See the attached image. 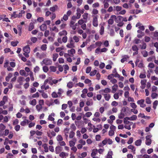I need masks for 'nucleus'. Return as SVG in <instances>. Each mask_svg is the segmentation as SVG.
Listing matches in <instances>:
<instances>
[{"instance_id":"obj_24","label":"nucleus","mask_w":158,"mask_h":158,"mask_svg":"<svg viewBox=\"0 0 158 158\" xmlns=\"http://www.w3.org/2000/svg\"><path fill=\"white\" fill-rule=\"evenodd\" d=\"M58 34L60 36H66L67 34V32L65 30H63L62 31H60L59 33Z\"/></svg>"},{"instance_id":"obj_12","label":"nucleus","mask_w":158,"mask_h":158,"mask_svg":"<svg viewBox=\"0 0 158 158\" xmlns=\"http://www.w3.org/2000/svg\"><path fill=\"white\" fill-rule=\"evenodd\" d=\"M76 141L77 139L75 138H74L73 140L69 141V146L70 147L74 146Z\"/></svg>"},{"instance_id":"obj_21","label":"nucleus","mask_w":158,"mask_h":158,"mask_svg":"<svg viewBox=\"0 0 158 158\" xmlns=\"http://www.w3.org/2000/svg\"><path fill=\"white\" fill-rule=\"evenodd\" d=\"M129 58L128 55H126L123 56V58L121 60V62L122 63H123L125 61H126Z\"/></svg>"},{"instance_id":"obj_43","label":"nucleus","mask_w":158,"mask_h":158,"mask_svg":"<svg viewBox=\"0 0 158 158\" xmlns=\"http://www.w3.org/2000/svg\"><path fill=\"white\" fill-rule=\"evenodd\" d=\"M24 80V78L22 77H19L18 78V81L20 85L22 84L21 82L23 81Z\"/></svg>"},{"instance_id":"obj_49","label":"nucleus","mask_w":158,"mask_h":158,"mask_svg":"<svg viewBox=\"0 0 158 158\" xmlns=\"http://www.w3.org/2000/svg\"><path fill=\"white\" fill-rule=\"evenodd\" d=\"M19 14H16V12H14L13 13V14L12 15V17H13L14 18H15L17 17H21V16H19Z\"/></svg>"},{"instance_id":"obj_8","label":"nucleus","mask_w":158,"mask_h":158,"mask_svg":"<svg viewBox=\"0 0 158 158\" xmlns=\"http://www.w3.org/2000/svg\"><path fill=\"white\" fill-rule=\"evenodd\" d=\"M114 15H112L110 19L108 20V23L109 25H112L114 23V20H115Z\"/></svg>"},{"instance_id":"obj_4","label":"nucleus","mask_w":158,"mask_h":158,"mask_svg":"<svg viewBox=\"0 0 158 158\" xmlns=\"http://www.w3.org/2000/svg\"><path fill=\"white\" fill-rule=\"evenodd\" d=\"M116 128V127L113 125H111L110 127V130L108 132V135L110 136H112L114 135Z\"/></svg>"},{"instance_id":"obj_53","label":"nucleus","mask_w":158,"mask_h":158,"mask_svg":"<svg viewBox=\"0 0 158 158\" xmlns=\"http://www.w3.org/2000/svg\"><path fill=\"white\" fill-rule=\"evenodd\" d=\"M78 142L80 144L83 145H85L86 144L85 141L82 139H80L78 141Z\"/></svg>"},{"instance_id":"obj_19","label":"nucleus","mask_w":158,"mask_h":158,"mask_svg":"<svg viewBox=\"0 0 158 158\" xmlns=\"http://www.w3.org/2000/svg\"><path fill=\"white\" fill-rule=\"evenodd\" d=\"M104 96L105 100L106 101H108L110 100L111 96L109 94H103Z\"/></svg>"},{"instance_id":"obj_51","label":"nucleus","mask_w":158,"mask_h":158,"mask_svg":"<svg viewBox=\"0 0 158 158\" xmlns=\"http://www.w3.org/2000/svg\"><path fill=\"white\" fill-rule=\"evenodd\" d=\"M103 92L106 94L109 93L110 92V89L109 88H105L103 90H102Z\"/></svg>"},{"instance_id":"obj_26","label":"nucleus","mask_w":158,"mask_h":158,"mask_svg":"<svg viewBox=\"0 0 158 158\" xmlns=\"http://www.w3.org/2000/svg\"><path fill=\"white\" fill-rule=\"evenodd\" d=\"M88 13H84L82 16L84 20H85V23H86L87 22V19L88 18Z\"/></svg>"},{"instance_id":"obj_15","label":"nucleus","mask_w":158,"mask_h":158,"mask_svg":"<svg viewBox=\"0 0 158 158\" xmlns=\"http://www.w3.org/2000/svg\"><path fill=\"white\" fill-rule=\"evenodd\" d=\"M137 32L139 34L137 35V37L139 39H141L144 35V34L140 30H138Z\"/></svg>"},{"instance_id":"obj_20","label":"nucleus","mask_w":158,"mask_h":158,"mask_svg":"<svg viewBox=\"0 0 158 158\" xmlns=\"http://www.w3.org/2000/svg\"><path fill=\"white\" fill-rule=\"evenodd\" d=\"M62 151V148L60 146H57L55 148V152L56 154H58Z\"/></svg>"},{"instance_id":"obj_59","label":"nucleus","mask_w":158,"mask_h":158,"mask_svg":"<svg viewBox=\"0 0 158 158\" xmlns=\"http://www.w3.org/2000/svg\"><path fill=\"white\" fill-rule=\"evenodd\" d=\"M19 43V41H12L11 43V44L13 47L17 45Z\"/></svg>"},{"instance_id":"obj_44","label":"nucleus","mask_w":158,"mask_h":158,"mask_svg":"<svg viewBox=\"0 0 158 158\" xmlns=\"http://www.w3.org/2000/svg\"><path fill=\"white\" fill-rule=\"evenodd\" d=\"M29 104L33 106H34L36 104V101L35 99H33L30 101Z\"/></svg>"},{"instance_id":"obj_60","label":"nucleus","mask_w":158,"mask_h":158,"mask_svg":"<svg viewBox=\"0 0 158 158\" xmlns=\"http://www.w3.org/2000/svg\"><path fill=\"white\" fill-rule=\"evenodd\" d=\"M36 107L37 111L39 112L42 109V106L38 104L36 106Z\"/></svg>"},{"instance_id":"obj_50","label":"nucleus","mask_w":158,"mask_h":158,"mask_svg":"<svg viewBox=\"0 0 158 158\" xmlns=\"http://www.w3.org/2000/svg\"><path fill=\"white\" fill-rule=\"evenodd\" d=\"M141 53L142 55L144 57H146L148 56V53L147 51L145 50H143L141 51Z\"/></svg>"},{"instance_id":"obj_6","label":"nucleus","mask_w":158,"mask_h":158,"mask_svg":"<svg viewBox=\"0 0 158 158\" xmlns=\"http://www.w3.org/2000/svg\"><path fill=\"white\" fill-rule=\"evenodd\" d=\"M152 137L151 135H148L146 136L145 144L146 145L149 146L151 144L152 142Z\"/></svg>"},{"instance_id":"obj_22","label":"nucleus","mask_w":158,"mask_h":158,"mask_svg":"<svg viewBox=\"0 0 158 158\" xmlns=\"http://www.w3.org/2000/svg\"><path fill=\"white\" fill-rule=\"evenodd\" d=\"M128 117H126V118H124V123L125 125H128L129 123H130V124H132V122H130L129 121H128V120H129L128 118Z\"/></svg>"},{"instance_id":"obj_33","label":"nucleus","mask_w":158,"mask_h":158,"mask_svg":"<svg viewBox=\"0 0 158 158\" xmlns=\"http://www.w3.org/2000/svg\"><path fill=\"white\" fill-rule=\"evenodd\" d=\"M128 118L129 120L133 121L136 120L137 119V116L136 115H132L131 117H128Z\"/></svg>"},{"instance_id":"obj_52","label":"nucleus","mask_w":158,"mask_h":158,"mask_svg":"<svg viewBox=\"0 0 158 158\" xmlns=\"http://www.w3.org/2000/svg\"><path fill=\"white\" fill-rule=\"evenodd\" d=\"M158 102L157 100H155L153 103V108L154 109H156V106L158 104Z\"/></svg>"},{"instance_id":"obj_46","label":"nucleus","mask_w":158,"mask_h":158,"mask_svg":"<svg viewBox=\"0 0 158 158\" xmlns=\"http://www.w3.org/2000/svg\"><path fill=\"white\" fill-rule=\"evenodd\" d=\"M63 92L64 91L62 89L60 88L58 89V92L57 93V94L59 95V97H60L61 96V94L63 93Z\"/></svg>"},{"instance_id":"obj_41","label":"nucleus","mask_w":158,"mask_h":158,"mask_svg":"<svg viewBox=\"0 0 158 158\" xmlns=\"http://www.w3.org/2000/svg\"><path fill=\"white\" fill-rule=\"evenodd\" d=\"M75 133L73 131H71L69 133V137L70 139L73 138L74 136Z\"/></svg>"},{"instance_id":"obj_23","label":"nucleus","mask_w":158,"mask_h":158,"mask_svg":"<svg viewBox=\"0 0 158 158\" xmlns=\"http://www.w3.org/2000/svg\"><path fill=\"white\" fill-rule=\"evenodd\" d=\"M47 84L44 83L43 85L41 86V88L42 89H44L45 90L48 89L49 88V86Z\"/></svg>"},{"instance_id":"obj_9","label":"nucleus","mask_w":158,"mask_h":158,"mask_svg":"<svg viewBox=\"0 0 158 158\" xmlns=\"http://www.w3.org/2000/svg\"><path fill=\"white\" fill-rule=\"evenodd\" d=\"M75 50L73 48L71 49L68 51V53L69 55V56L73 57L75 53Z\"/></svg>"},{"instance_id":"obj_64","label":"nucleus","mask_w":158,"mask_h":158,"mask_svg":"<svg viewBox=\"0 0 158 158\" xmlns=\"http://www.w3.org/2000/svg\"><path fill=\"white\" fill-rule=\"evenodd\" d=\"M47 48V45L46 44H43L41 47V49L43 51L46 50Z\"/></svg>"},{"instance_id":"obj_1","label":"nucleus","mask_w":158,"mask_h":158,"mask_svg":"<svg viewBox=\"0 0 158 158\" xmlns=\"http://www.w3.org/2000/svg\"><path fill=\"white\" fill-rule=\"evenodd\" d=\"M40 63L41 65H43L44 64L47 65H50L52 64V61L51 59L45 58Z\"/></svg>"},{"instance_id":"obj_38","label":"nucleus","mask_w":158,"mask_h":158,"mask_svg":"<svg viewBox=\"0 0 158 158\" xmlns=\"http://www.w3.org/2000/svg\"><path fill=\"white\" fill-rule=\"evenodd\" d=\"M34 23H31L29 25L28 30L31 31L34 28Z\"/></svg>"},{"instance_id":"obj_31","label":"nucleus","mask_w":158,"mask_h":158,"mask_svg":"<svg viewBox=\"0 0 158 158\" xmlns=\"http://www.w3.org/2000/svg\"><path fill=\"white\" fill-rule=\"evenodd\" d=\"M118 85L117 84H114L113 86L112 87V93H114L116 91L117 88H118Z\"/></svg>"},{"instance_id":"obj_61","label":"nucleus","mask_w":158,"mask_h":158,"mask_svg":"<svg viewBox=\"0 0 158 158\" xmlns=\"http://www.w3.org/2000/svg\"><path fill=\"white\" fill-rule=\"evenodd\" d=\"M40 69V68L39 67L37 66H35V67L34 68V72H35V73H36L38 72Z\"/></svg>"},{"instance_id":"obj_10","label":"nucleus","mask_w":158,"mask_h":158,"mask_svg":"<svg viewBox=\"0 0 158 158\" xmlns=\"http://www.w3.org/2000/svg\"><path fill=\"white\" fill-rule=\"evenodd\" d=\"M147 82V80L145 79L142 80L140 82V88L142 89H144L146 86V84Z\"/></svg>"},{"instance_id":"obj_35","label":"nucleus","mask_w":158,"mask_h":158,"mask_svg":"<svg viewBox=\"0 0 158 158\" xmlns=\"http://www.w3.org/2000/svg\"><path fill=\"white\" fill-rule=\"evenodd\" d=\"M58 9V6L56 5H55L51 7L49 10L52 12H55L57 9Z\"/></svg>"},{"instance_id":"obj_7","label":"nucleus","mask_w":158,"mask_h":158,"mask_svg":"<svg viewBox=\"0 0 158 158\" xmlns=\"http://www.w3.org/2000/svg\"><path fill=\"white\" fill-rule=\"evenodd\" d=\"M144 100L143 99H141L138 100L137 103L138 105H140L141 107L143 108L146 106V105L144 104Z\"/></svg>"},{"instance_id":"obj_55","label":"nucleus","mask_w":158,"mask_h":158,"mask_svg":"<svg viewBox=\"0 0 158 158\" xmlns=\"http://www.w3.org/2000/svg\"><path fill=\"white\" fill-rule=\"evenodd\" d=\"M50 69L51 72H55L56 71V67L54 66H50Z\"/></svg>"},{"instance_id":"obj_18","label":"nucleus","mask_w":158,"mask_h":158,"mask_svg":"<svg viewBox=\"0 0 158 158\" xmlns=\"http://www.w3.org/2000/svg\"><path fill=\"white\" fill-rule=\"evenodd\" d=\"M98 152V150L97 149H93L92 151L91 154V156H96Z\"/></svg>"},{"instance_id":"obj_45","label":"nucleus","mask_w":158,"mask_h":158,"mask_svg":"<svg viewBox=\"0 0 158 158\" xmlns=\"http://www.w3.org/2000/svg\"><path fill=\"white\" fill-rule=\"evenodd\" d=\"M52 97L54 98H56L59 97V95L57 94V93L56 92H53L51 94Z\"/></svg>"},{"instance_id":"obj_13","label":"nucleus","mask_w":158,"mask_h":158,"mask_svg":"<svg viewBox=\"0 0 158 158\" xmlns=\"http://www.w3.org/2000/svg\"><path fill=\"white\" fill-rule=\"evenodd\" d=\"M80 37L77 35H74L72 38L74 42L78 43L80 41Z\"/></svg>"},{"instance_id":"obj_37","label":"nucleus","mask_w":158,"mask_h":158,"mask_svg":"<svg viewBox=\"0 0 158 158\" xmlns=\"http://www.w3.org/2000/svg\"><path fill=\"white\" fill-rule=\"evenodd\" d=\"M58 57V54L57 53H54L52 55V58L53 61H56L57 58Z\"/></svg>"},{"instance_id":"obj_25","label":"nucleus","mask_w":158,"mask_h":158,"mask_svg":"<svg viewBox=\"0 0 158 158\" xmlns=\"http://www.w3.org/2000/svg\"><path fill=\"white\" fill-rule=\"evenodd\" d=\"M19 73L21 75L24 76L25 77H27L28 75V73L27 74L26 73L25 70H20Z\"/></svg>"},{"instance_id":"obj_16","label":"nucleus","mask_w":158,"mask_h":158,"mask_svg":"<svg viewBox=\"0 0 158 158\" xmlns=\"http://www.w3.org/2000/svg\"><path fill=\"white\" fill-rule=\"evenodd\" d=\"M127 148L128 149H130L131 152H133L134 154L135 153L136 149L135 147L132 145L131 144L128 146L127 147Z\"/></svg>"},{"instance_id":"obj_36","label":"nucleus","mask_w":158,"mask_h":158,"mask_svg":"<svg viewBox=\"0 0 158 158\" xmlns=\"http://www.w3.org/2000/svg\"><path fill=\"white\" fill-rule=\"evenodd\" d=\"M142 140L140 139L136 140L135 142V145L137 146H140Z\"/></svg>"},{"instance_id":"obj_30","label":"nucleus","mask_w":158,"mask_h":158,"mask_svg":"<svg viewBox=\"0 0 158 158\" xmlns=\"http://www.w3.org/2000/svg\"><path fill=\"white\" fill-rule=\"evenodd\" d=\"M40 28L41 31H44L46 30L47 26L45 24H43L40 26Z\"/></svg>"},{"instance_id":"obj_34","label":"nucleus","mask_w":158,"mask_h":158,"mask_svg":"<svg viewBox=\"0 0 158 158\" xmlns=\"http://www.w3.org/2000/svg\"><path fill=\"white\" fill-rule=\"evenodd\" d=\"M29 121L28 119H25L23 121H22L20 123V125L22 126H25L27 123L28 124Z\"/></svg>"},{"instance_id":"obj_28","label":"nucleus","mask_w":158,"mask_h":158,"mask_svg":"<svg viewBox=\"0 0 158 158\" xmlns=\"http://www.w3.org/2000/svg\"><path fill=\"white\" fill-rule=\"evenodd\" d=\"M113 155V152L111 150L109 151L107 154L106 155V158H113L112 155Z\"/></svg>"},{"instance_id":"obj_47","label":"nucleus","mask_w":158,"mask_h":158,"mask_svg":"<svg viewBox=\"0 0 158 158\" xmlns=\"http://www.w3.org/2000/svg\"><path fill=\"white\" fill-rule=\"evenodd\" d=\"M56 139L58 142L63 140V138L60 135H58L56 137Z\"/></svg>"},{"instance_id":"obj_32","label":"nucleus","mask_w":158,"mask_h":158,"mask_svg":"<svg viewBox=\"0 0 158 158\" xmlns=\"http://www.w3.org/2000/svg\"><path fill=\"white\" fill-rule=\"evenodd\" d=\"M96 48V46L94 44L91 45L90 46L87 48V50L89 52H90L92 51V49H93Z\"/></svg>"},{"instance_id":"obj_57","label":"nucleus","mask_w":158,"mask_h":158,"mask_svg":"<svg viewBox=\"0 0 158 158\" xmlns=\"http://www.w3.org/2000/svg\"><path fill=\"white\" fill-rule=\"evenodd\" d=\"M158 96V94L155 93H152L151 94V97L153 99H154L157 98Z\"/></svg>"},{"instance_id":"obj_2","label":"nucleus","mask_w":158,"mask_h":158,"mask_svg":"<svg viewBox=\"0 0 158 158\" xmlns=\"http://www.w3.org/2000/svg\"><path fill=\"white\" fill-rule=\"evenodd\" d=\"M23 50L24 52L23 53V55L25 57L28 58L29 57V53L30 52V48L28 45L24 47Z\"/></svg>"},{"instance_id":"obj_63","label":"nucleus","mask_w":158,"mask_h":158,"mask_svg":"<svg viewBox=\"0 0 158 158\" xmlns=\"http://www.w3.org/2000/svg\"><path fill=\"white\" fill-rule=\"evenodd\" d=\"M152 91L157 92L158 91V88L156 86L153 85L152 87Z\"/></svg>"},{"instance_id":"obj_42","label":"nucleus","mask_w":158,"mask_h":158,"mask_svg":"<svg viewBox=\"0 0 158 158\" xmlns=\"http://www.w3.org/2000/svg\"><path fill=\"white\" fill-rule=\"evenodd\" d=\"M43 147L44 149V151L45 152H48V148L47 146V144L45 143L43 145Z\"/></svg>"},{"instance_id":"obj_58","label":"nucleus","mask_w":158,"mask_h":158,"mask_svg":"<svg viewBox=\"0 0 158 158\" xmlns=\"http://www.w3.org/2000/svg\"><path fill=\"white\" fill-rule=\"evenodd\" d=\"M130 106L132 108H136L137 107V106L136 105V104L134 102H131L130 103Z\"/></svg>"},{"instance_id":"obj_3","label":"nucleus","mask_w":158,"mask_h":158,"mask_svg":"<svg viewBox=\"0 0 158 158\" xmlns=\"http://www.w3.org/2000/svg\"><path fill=\"white\" fill-rule=\"evenodd\" d=\"M92 17L93 18L92 24L94 27H97L98 26V15H92Z\"/></svg>"},{"instance_id":"obj_40","label":"nucleus","mask_w":158,"mask_h":158,"mask_svg":"<svg viewBox=\"0 0 158 158\" xmlns=\"http://www.w3.org/2000/svg\"><path fill=\"white\" fill-rule=\"evenodd\" d=\"M104 32V27L102 25H101L100 27V29L99 31V33L101 35H102Z\"/></svg>"},{"instance_id":"obj_14","label":"nucleus","mask_w":158,"mask_h":158,"mask_svg":"<svg viewBox=\"0 0 158 158\" xmlns=\"http://www.w3.org/2000/svg\"><path fill=\"white\" fill-rule=\"evenodd\" d=\"M55 116V114L54 113H51L48 116V119L51 121H54L55 120L53 117Z\"/></svg>"},{"instance_id":"obj_54","label":"nucleus","mask_w":158,"mask_h":158,"mask_svg":"<svg viewBox=\"0 0 158 158\" xmlns=\"http://www.w3.org/2000/svg\"><path fill=\"white\" fill-rule=\"evenodd\" d=\"M43 70L45 73H47L49 70L48 67L46 66H44L43 67Z\"/></svg>"},{"instance_id":"obj_5","label":"nucleus","mask_w":158,"mask_h":158,"mask_svg":"<svg viewBox=\"0 0 158 158\" xmlns=\"http://www.w3.org/2000/svg\"><path fill=\"white\" fill-rule=\"evenodd\" d=\"M69 43L66 45V47L69 48H75V44L72 38H70L69 40Z\"/></svg>"},{"instance_id":"obj_11","label":"nucleus","mask_w":158,"mask_h":158,"mask_svg":"<svg viewBox=\"0 0 158 158\" xmlns=\"http://www.w3.org/2000/svg\"><path fill=\"white\" fill-rule=\"evenodd\" d=\"M115 17V21L116 23H118L119 22H122V16H118L117 17L115 15H114Z\"/></svg>"},{"instance_id":"obj_39","label":"nucleus","mask_w":158,"mask_h":158,"mask_svg":"<svg viewBox=\"0 0 158 158\" xmlns=\"http://www.w3.org/2000/svg\"><path fill=\"white\" fill-rule=\"evenodd\" d=\"M84 83L86 84H89V86H91L92 85L91 81L88 79H85Z\"/></svg>"},{"instance_id":"obj_29","label":"nucleus","mask_w":158,"mask_h":158,"mask_svg":"<svg viewBox=\"0 0 158 158\" xmlns=\"http://www.w3.org/2000/svg\"><path fill=\"white\" fill-rule=\"evenodd\" d=\"M94 102L92 99L88 100L86 102V104L87 106H92L93 105Z\"/></svg>"},{"instance_id":"obj_27","label":"nucleus","mask_w":158,"mask_h":158,"mask_svg":"<svg viewBox=\"0 0 158 158\" xmlns=\"http://www.w3.org/2000/svg\"><path fill=\"white\" fill-rule=\"evenodd\" d=\"M68 156V154L64 152H60L59 155V156L60 157H64Z\"/></svg>"},{"instance_id":"obj_62","label":"nucleus","mask_w":158,"mask_h":158,"mask_svg":"<svg viewBox=\"0 0 158 158\" xmlns=\"http://www.w3.org/2000/svg\"><path fill=\"white\" fill-rule=\"evenodd\" d=\"M114 8L115 9V10L118 12L121 11L122 9V7L121 6H119L114 7Z\"/></svg>"},{"instance_id":"obj_48","label":"nucleus","mask_w":158,"mask_h":158,"mask_svg":"<svg viewBox=\"0 0 158 158\" xmlns=\"http://www.w3.org/2000/svg\"><path fill=\"white\" fill-rule=\"evenodd\" d=\"M67 87L70 89L72 88L73 86V83L72 82H69L67 84Z\"/></svg>"},{"instance_id":"obj_56","label":"nucleus","mask_w":158,"mask_h":158,"mask_svg":"<svg viewBox=\"0 0 158 158\" xmlns=\"http://www.w3.org/2000/svg\"><path fill=\"white\" fill-rule=\"evenodd\" d=\"M70 128L71 129L73 130L72 131H75L76 129V127L75 126V125L74 123H72L70 125Z\"/></svg>"},{"instance_id":"obj_17","label":"nucleus","mask_w":158,"mask_h":158,"mask_svg":"<svg viewBox=\"0 0 158 158\" xmlns=\"http://www.w3.org/2000/svg\"><path fill=\"white\" fill-rule=\"evenodd\" d=\"M48 135L50 138H51L53 137H54L56 135V132L52 131H50L49 133H48Z\"/></svg>"}]
</instances>
